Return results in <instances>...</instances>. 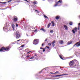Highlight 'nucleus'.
Instances as JSON below:
<instances>
[{
	"label": "nucleus",
	"instance_id": "1",
	"mask_svg": "<svg viewBox=\"0 0 80 80\" xmlns=\"http://www.w3.org/2000/svg\"><path fill=\"white\" fill-rule=\"evenodd\" d=\"M10 49V47L8 46L5 48L4 47H2L0 49V52H8Z\"/></svg>",
	"mask_w": 80,
	"mask_h": 80
},
{
	"label": "nucleus",
	"instance_id": "2",
	"mask_svg": "<svg viewBox=\"0 0 80 80\" xmlns=\"http://www.w3.org/2000/svg\"><path fill=\"white\" fill-rule=\"evenodd\" d=\"M69 65V66L71 67L72 68H75V65L73 60L70 61Z\"/></svg>",
	"mask_w": 80,
	"mask_h": 80
},
{
	"label": "nucleus",
	"instance_id": "3",
	"mask_svg": "<svg viewBox=\"0 0 80 80\" xmlns=\"http://www.w3.org/2000/svg\"><path fill=\"white\" fill-rule=\"evenodd\" d=\"M12 20L14 22H17L18 21V18L16 16L13 17Z\"/></svg>",
	"mask_w": 80,
	"mask_h": 80
},
{
	"label": "nucleus",
	"instance_id": "4",
	"mask_svg": "<svg viewBox=\"0 0 80 80\" xmlns=\"http://www.w3.org/2000/svg\"><path fill=\"white\" fill-rule=\"evenodd\" d=\"M33 44L34 45H37L38 43V39H35L33 42Z\"/></svg>",
	"mask_w": 80,
	"mask_h": 80
},
{
	"label": "nucleus",
	"instance_id": "5",
	"mask_svg": "<svg viewBox=\"0 0 80 80\" xmlns=\"http://www.w3.org/2000/svg\"><path fill=\"white\" fill-rule=\"evenodd\" d=\"M76 46V47H78L80 46V41L76 42L74 45H73V47H74L75 46Z\"/></svg>",
	"mask_w": 80,
	"mask_h": 80
},
{
	"label": "nucleus",
	"instance_id": "6",
	"mask_svg": "<svg viewBox=\"0 0 80 80\" xmlns=\"http://www.w3.org/2000/svg\"><path fill=\"white\" fill-rule=\"evenodd\" d=\"M74 65L75 66H76V65H78V61L76 60H74Z\"/></svg>",
	"mask_w": 80,
	"mask_h": 80
},
{
	"label": "nucleus",
	"instance_id": "7",
	"mask_svg": "<svg viewBox=\"0 0 80 80\" xmlns=\"http://www.w3.org/2000/svg\"><path fill=\"white\" fill-rule=\"evenodd\" d=\"M72 32L73 33H75V32H77V27H75L72 30Z\"/></svg>",
	"mask_w": 80,
	"mask_h": 80
},
{
	"label": "nucleus",
	"instance_id": "8",
	"mask_svg": "<svg viewBox=\"0 0 80 80\" xmlns=\"http://www.w3.org/2000/svg\"><path fill=\"white\" fill-rule=\"evenodd\" d=\"M12 28H13V31L15 30V26L14 25V24H12Z\"/></svg>",
	"mask_w": 80,
	"mask_h": 80
},
{
	"label": "nucleus",
	"instance_id": "9",
	"mask_svg": "<svg viewBox=\"0 0 80 80\" xmlns=\"http://www.w3.org/2000/svg\"><path fill=\"white\" fill-rule=\"evenodd\" d=\"M72 42H73V41H71L69 42H68L67 43V44L68 45H70V44H72Z\"/></svg>",
	"mask_w": 80,
	"mask_h": 80
},
{
	"label": "nucleus",
	"instance_id": "10",
	"mask_svg": "<svg viewBox=\"0 0 80 80\" xmlns=\"http://www.w3.org/2000/svg\"><path fill=\"white\" fill-rule=\"evenodd\" d=\"M16 38H18L20 37V34H17L16 36Z\"/></svg>",
	"mask_w": 80,
	"mask_h": 80
},
{
	"label": "nucleus",
	"instance_id": "11",
	"mask_svg": "<svg viewBox=\"0 0 80 80\" xmlns=\"http://www.w3.org/2000/svg\"><path fill=\"white\" fill-rule=\"evenodd\" d=\"M40 30H42V31L44 32H46V30L45 29H43V28L40 29Z\"/></svg>",
	"mask_w": 80,
	"mask_h": 80
},
{
	"label": "nucleus",
	"instance_id": "12",
	"mask_svg": "<svg viewBox=\"0 0 80 80\" xmlns=\"http://www.w3.org/2000/svg\"><path fill=\"white\" fill-rule=\"evenodd\" d=\"M59 43H60L61 44H63V40H60L59 41Z\"/></svg>",
	"mask_w": 80,
	"mask_h": 80
},
{
	"label": "nucleus",
	"instance_id": "13",
	"mask_svg": "<svg viewBox=\"0 0 80 80\" xmlns=\"http://www.w3.org/2000/svg\"><path fill=\"white\" fill-rule=\"evenodd\" d=\"M68 75L67 74H62L61 75H58V76H59V77H60L61 76H63V75Z\"/></svg>",
	"mask_w": 80,
	"mask_h": 80
},
{
	"label": "nucleus",
	"instance_id": "14",
	"mask_svg": "<svg viewBox=\"0 0 80 80\" xmlns=\"http://www.w3.org/2000/svg\"><path fill=\"white\" fill-rule=\"evenodd\" d=\"M33 3L34 4V5H36L37 3V2L36 1H34V2H33Z\"/></svg>",
	"mask_w": 80,
	"mask_h": 80
},
{
	"label": "nucleus",
	"instance_id": "15",
	"mask_svg": "<svg viewBox=\"0 0 80 80\" xmlns=\"http://www.w3.org/2000/svg\"><path fill=\"white\" fill-rule=\"evenodd\" d=\"M64 28H65V30H68V28H67V26L64 25Z\"/></svg>",
	"mask_w": 80,
	"mask_h": 80
},
{
	"label": "nucleus",
	"instance_id": "16",
	"mask_svg": "<svg viewBox=\"0 0 80 80\" xmlns=\"http://www.w3.org/2000/svg\"><path fill=\"white\" fill-rule=\"evenodd\" d=\"M50 25H51V23H49L48 24V28H49L50 27Z\"/></svg>",
	"mask_w": 80,
	"mask_h": 80
},
{
	"label": "nucleus",
	"instance_id": "17",
	"mask_svg": "<svg viewBox=\"0 0 80 80\" xmlns=\"http://www.w3.org/2000/svg\"><path fill=\"white\" fill-rule=\"evenodd\" d=\"M0 3H2L3 4H6V3H7V2H0Z\"/></svg>",
	"mask_w": 80,
	"mask_h": 80
},
{
	"label": "nucleus",
	"instance_id": "18",
	"mask_svg": "<svg viewBox=\"0 0 80 80\" xmlns=\"http://www.w3.org/2000/svg\"><path fill=\"white\" fill-rule=\"evenodd\" d=\"M34 58V56H32L30 58H29V60H31L32 59H33V58Z\"/></svg>",
	"mask_w": 80,
	"mask_h": 80
},
{
	"label": "nucleus",
	"instance_id": "19",
	"mask_svg": "<svg viewBox=\"0 0 80 80\" xmlns=\"http://www.w3.org/2000/svg\"><path fill=\"white\" fill-rule=\"evenodd\" d=\"M43 16H44V17H45V18H48L47 17V16L46 15H45V14H43Z\"/></svg>",
	"mask_w": 80,
	"mask_h": 80
},
{
	"label": "nucleus",
	"instance_id": "20",
	"mask_svg": "<svg viewBox=\"0 0 80 80\" xmlns=\"http://www.w3.org/2000/svg\"><path fill=\"white\" fill-rule=\"evenodd\" d=\"M62 1L61 0H59L58 2V3H62Z\"/></svg>",
	"mask_w": 80,
	"mask_h": 80
},
{
	"label": "nucleus",
	"instance_id": "21",
	"mask_svg": "<svg viewBox=\"0 0 80 80\" xmlns=\"http://www.w3.org/2000/svg\"><path fill=\"white\" fill-rule=\"evenodd\" d=\"M56 20H58L59 19V17L58 16H56Z\"/></svg>",
	"mask_w": 80,
	"mask_h": 80
},
{
	"label": "nucleus",
	"instance_id": "22",
	"mask_svg": "<svg viewBox=\"0 0 80 80\" xmlns=\"http://www.w3.org/2000/svg\"><path fill=\"white\" fill-rule=\"evenodd\" d=\"M7 27V24H6V26H4L3 27V30H4V29H7V28H6Z\"/></svg>",
	"mask_w": 80,
	"mask_h": 80
},
{
	"label": "nucleus",
	"instance_id": "23",
	"mask_svg": "<svg viewBox=\"0 0 80 80\" xmlns=\"http://www.w3.org/2000/svg\"><path fill=\"white\" fill-rule=\"evenodd\" d=\"M73 23H72V22H70L69 23V24L70 25H72Z\"/></svg>",
	"mask_w": 80,
	"mask_h": 80
},
{
	"label": "nucleus",
	"instance_id": "24",
	"mask_svg": "<svg viewBox=\"0 0 80 80\" xmlns=\"http://www.w3.org/2000/svg\"><path fill=\"white\" fill-rule=\"evenodd\" d=\"M59 73V72H58V71L56 72H55L54 74H56L57 73Z\"/></svg>",
	"mask_w": 80,
	"mask_h": 80
},
{
	"label": "nucleus",
	"instance_id": "25",
	"mask_svg": "<svg viewBox=\"0 0 80 80\" xmlns=\"http://www.w3.org/2000/svg\"><path fill=\"white\" fill-rule=\"evenodd\" d=\"M58 3H57L56 4H55L54 6V7H57V6H58Z\"/></svg>",
	"mask_w": 80,
	"mask_h": 80
},
{
	"label": "nucleus",
	"instance_id": "26",
	"mask_svg": "<svg viewBox=\"0 0 80 80\" xmlns=\"http://www.w3.org/2000/svg\"><path fill=\"white\" fill-rule=\"evenodd\" d=\"M55 41H54L52 42V44H55Z\"/></svg>",
	"mask_w": 80,
	"mask_h": 80
},
{
	"label": "nucleus",
	"instance_id": "27",
	"mask_svg": "<svg viewBox=\"0 0 80 80\" xmlns=\"http://www.w3.org/2000/svg\"><path fill=\"white\" fill-rule=\"evenodd\" d=\"M59 56L60 58H61V59H62V60H63V58H62V56L59 55Z\"/></svg>",
	"mask_w": 80,
	"mask_h": 80
},
{
	"label": "nucleus",
	"instance_id": "28",
	"mask_svg": "<svg viewBox=\"0 0 80 80\" xmlns=\"http://www.w3.org/2000/svg\"><path fill=\"white\" fill-rule=\"evenodd\" d=\"M53 77H59V76L58 75H57L55 76H53Z\"/></svg>",
	"mask_w": 80,
	"mask_h": 80
},
{
	"label": "nucleus",
	"instance_id": "29",
	"mask_svg": "<svg viewBox=\"0 0 80 80\" xmlns=\"http://www.w3.org/2000/svg\"><path fill=\"white\" fill-rule=\"evenodd\" d=\"M50 33H53V30H51L50 31Z\"/></svg>",
	"mask_w": 80,
	"mask_h": 80
},
{
	"label": "nucleus",
	"instance_id": "30",
	"mask_svg": "<svg viewBox=\"0 0 80 80\" xmlns=\"http://www.w3.org/2000/svg\"><path fill=\"white\" fill-rule=\"evenodd\" d=\"M48 45L49 46H51V43H49L48 44Z\"/></svg>",
	"mask_w": 80,
	"mask_h": 80
},
{
	"label": "nucleus",
	"instance_id": "31",
	"mask_svg": "<svg viewBox=\"0 0 80 80\" xmlns=\"http://www.w3.org/2000/svg\"><path fill=\"white\" fill-rule=\"evenodd\" d=\"M30 57V56H29V55H28L26 56V57H27V58H29V57Z\"/></svg>",
	"mask_w": 80,
	"mask_h": 80
},
{
	"label": "nucleus",
	"instance_id": "32",
	"mask_svg": "<svg viewBox=\"0 0 80 80\" xmlns=\"http://www.w3.org/2000/svg\"><path fill=\"white\" fill-rule=\"evenodd\" d=\"M24 47V45H22L19 48H21L22 47Z\"/></svg>",
	"mask_w": 80,
	"mask_h": 80
},
{
	"label": "nucleus",
	"instance_id": "33",
	"mask_svg": "<svg viewBox=\"0 0 80 80\" xmlns=\"http://www.w3.org/2000/svg\"><path fill=\"white\" fill-rule=\"evenodd\" d=\"M16 27H18V24H16Z\"/></svg>",
	"mask_w": 80,
	"mask_h": 80
},
{
	"label": "nucleus",
	"instance_id": "34",
	"mask_svg": "<svg viewBox=\"0 0 80 80\" xmlns=\"http://www.w3.org/2000/svg\"><path fill=\"white\" fill-rule=\"evenodd\" d=\"M26 35H27V37H29V36H30V35L28 34L27 33L26 34Z\"/></svg>",
	"mask_w": 80,
	"mask_h": 80
},
{
	"label": "nucleus",
	"instance_id": "35",
	"mask_svg": "<svg viewBox=\"0 0 80 80\" xmlns=\"http://www.w3.org/2000/svg\"><path fill=\"white\" fill-rule=\"evenodd\" d=\"M52 46L54 47H55V44H52Z\"/></svg>",
	"mask_w": 80,
	"mask_h": 80
},
{
	"label": "nucleus",
	"instance_id": "36",
	"mask_svg": "<svg viewBox=\"0 0 80 80\" xmlns=\"http://www.w3.org/2000/svg\"><path fill=\"white\" fill-rule=\"evenodd\" d=\"M46 48H48V49L50 48V47H48V46H47Z\"/></svg>",
	"mask_w": 80,
	"mask_h": 80
},
{
	"label": "nucleus",
	"instance_id": "37",
	"mask_svg": "<svg viewBox=\"0 0 80 80\" xmlns=\"http://www.w3.org/2000/svg\"><path fill=\"white\" fill-rule=\"evenodd\" d=\"M45 49H43V52H45Z\"/></svg>",
	"mask_w": 80,
	"mask_h": 80
},
{
	"label": "nucleus",
	"instance_id": "38",
	"mask_svg": "<svg viewBox=\"0 0 80 80\" xmlns=\"http://www.w3.org/2000/svg\"><path fill=\"white\" fill-rule=\"evenodd\" d=\"M51 23H52V24H53L54 23V22H53V21H52L51 22Z\"/></svg>",
	"mask_w": 80,
	"mask_h": 80
},
{
	"label": "nucleus",
	"instance_id": "39",
	"mask_svg": "<svg viewBox=\"0 0 80 80\" xmlns=\"http://www.w3.org/2000/svg\"><path fill=\"white\" fill-rule=\"evenodd\" d=\"M31 52V51H29L27 52V54H28V53H30Z\"/></svg>",
	"mask_w": 80,
	"mask_h": 80
},
{
	"label": "nucleus",
	"instance_id": "40",
	"mask_svg": "<svg viewBox=\"0 0 80 80\" xmlns=\"http://www.w3.org/2000/svg\"><path fill=\"white\" fill-rule=\"evenodd\" d=\"M47 40H48L47 39H46L45 40V42H47Z\"/></svg>",
	"mask_w": 80,
	"mask_h": 80
},
{
	"label": "nucleus",
	"instance_id": "41",
	"mask_svg": "<svg viewBox=\"0 0 80 80\" xmlns=\"http://www.w3.org/2000/svg\"><path fill=\"white\" fill-rule=\"evenodd\" d=\"M51 74H54L55 73H52V72H51Z\"/></svg>",
	"mask_w": 80,
	"mask_h": 80
},
{
	"label": "nucleus",
	"instance_id": "42",
	"mask_svg": "<svg viewBox=\"0 0 80 80\" xmlns=\"http://www.w3.org/2000/svg\"><path fill=\"white\" fill-rule=\"evenodd\" d=\"M52 26H53L55 25V24H54V23H53V24H52Z\"/></svg>",
	"mask_w": 80,
	"mask_h": 80
},
{
	"label": "nucleus",
	"instance_id": "43",
	"mask_svg": "<svg viewBox=\"0 0 80 80\" xmlns=\"http://www.w3.org/2000/svg\"><path fill=\"white\" fill-rule=\"evenodd\" d=\"M20 39H19V40H18V41H16V42H18V41H20Z\"/></svg>",
	"mask_w": 80,
	"mask_h": 80
},
{
	"label": "nucleus",
	"instance_id": "44",
	"mask_svg": "<svg viewBox=\"0 0 80 80\" xmlns=\"http://www.w3.org/2000/svg\"><path fill=\"white\" fill-rule=\"evenodd\" d=\"M40 51H41V50H39L38 52H39V53L40 52Z\"/></svg>",
	"mask_w": 80,
	"mask_h": 80
},
{
	"label": "nucleus",
	"instance_id": "45",
	"mask_svg": "<svg viewBox=\"0 0 80 80\" xmlns=\"http://www.w3.org/2000/svg\"><path fill=\"white\" fill-rule=\"evenodd\" d=\"M12 2L11 0H10L9 1V2Z\"/></svg>",
	"mask_w": 80,
	"mask_h": 80
},
{
	"label": "nucleus",
	"instance_id": "46",
	"mask_svg": "<svg viewBox=\"0 0 80 80\" xmlns=\"http://www.w3.org/2000/svg\"><path fill=\"white\" fill-rule=\"evenodd\" d=\"M35 12H38V11L37 10H35Z\"/></svg>",
	"mask_w": 80,
	"mask_h": 80
},
{
	"label": "nucleus",
	"instance_id": "47",
	"mask_svg": "<svg viewBox=\"0 0 80 80\" xmlns=\"http://www.w3.org/2000/svg\"><path fill=\"white\" fill-rule=\"evenodd\" d=\"M26 2H28V3H29V2H28L27 0H26Z\"/></svg>",
	"mask_w": 80,
	"mask_h": 80
},
{
	"label": "nucleus",
	"instance_id": "48",
	"mask_svg": "<svg viewBox=\"0 0 80 80\" xmlns=\"http://www.w3.org/2000/svg\"><path fill=\"white\" fill-rule=\"evenodd\" d=\"M37 30L36 29V30H35V32H37Z\"/></svg>",
	"mask_w": 80,
	"mask_h": 80
},
{
	"label": "nucleus",
	"instance_id": "49",
	"mask_svg": "<svg viewBox=\"0 0 80 80\" xmlns=\"http://www.w3.org/2000/svg\"><path fill=\"white\" fill-rule=\"evenodd\" d=\"M42 46H43V43H42Z\"/></svg>",
	"mask_w": 80,
	"mask_h": 80
},
{
	"label": "nucleus",
	"instance_id": "50",
	"mask_svg": "<svg viewBox=\"0 0 80 80\" xmlns=\"http://www.w3.org/2000/svg\"><path fill=\"white\" fill-rule=\"evenodd\" d=\"M29 61H33V60H29Z\"/></svg>",
	"mask_w": 80,
	"mask_h": 80
},
{
	"label": "nucleus",
	"instance_id": "51",
	"mask_svg": "<svg viewBox=\"0 0 80 80\" xmlns=\"http://www.w3.org/2000/svg\"><path fill=\"white\" fill-rule=\"evenodd\" d=\"M40 49H43V48H40Z\"/></svg>",
	"mask_w": 80,
	"mask_h": 80
},
{
	"label": "nucleus",
	"instance_id": "52",
	"mask_svg": "<svg viewBox=\"0 0 80 80\" xmlns=\"http://www.w3.org/2000/svg\"><path fill=\"white\" fill-rule=\"evenodd\" d=\"M78 25H80V23H79L78 24Z\"/></svg>",
	"mask_w": 80,
	"mask_h": 80
},
{
	"label": "nucleus",
	"instance_id": "53",
	"mask_svg": "<svg viewBox=\"0 0 80 80\" xmlns=\"http://www.w3.org/2000/svg\"><path fill=\"white\" fill-rule=\"evenodd\" d=\"M37 13H39V12H38Z\"/></svg>",
	"mask_w": 80,
	"mask_h": 80
},
{
	"label": "nucleus",
	"instance_id": "54",
	"mask_svg": "<svg viewBox=\"0 0 80 80\" xmlns=\"http://www.w3.org/2000/svg\"><path fill=\"white\" fill-rule=\"evenodd\" d=\"M53 79H57L56 78H53Z\"/></svg>",
	"mask_w": 80,
	"mask_h": 80
},
{
	"label": "nucleus",
	"instance_id": "55",
	"mask_svg": "<svg viewBox=\"0 0 80 80\" xmlns=\"http://www.w3.org/2000/svg\"><path fill=\"white\" fill-rule=\"evenodd\" d=\"M25 0V1H26L27 0Z\"/></svg>",
	"mask_w": 80,
	"mask_h": 80
},
{
	"label": "nucleus",
	"instance_id": "56",
	"mask_svg": "<svg viewBox=\"0 0 80 80\" xmlns=\"http://www.w3.org/2000/svg\"><path fill=\"white\" fill-rule=\"evenodd\" d=\"M17 43L18 44V43Z\"/></svg>",
	"mask_w": 80,
	"mask_h": 80
},
{
	"label": "nucleus",
	"instance_id": "57",
	"mask_svg": "<svg viewBox=\"0 0 80 80\" xmlns=\"http://www.w3.org/2000/svg\"><path fill=\"white\" fill-rule=\"evenodd\" d=\"M27 50V49H26V50Z\"/></svg>",
	"mask_w": 80,
	"mask_h": 80
},
{
	"label": "nucleus",
	"instance_id": "58",
	"mask_svg": "<svg viewBox=\"0 0 80 80\" xmlns=\"http://www.w3.org/2000/svg\"><path fill=\"white\" fill-rule=\"evenodd\" d=\"M44 49H45V48H44Z\"/></svg>",
	"mask_w": 80,
	"mask_h": 80
}]
</instances>
